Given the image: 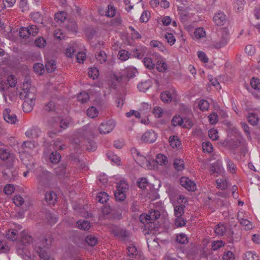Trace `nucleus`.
<instances>
[{"instance_id": "f257e3e1", "label": "nucleus", "mask_w": 260, "mask_h": 260, "mask_svg": "<svg viewBox=\"0 0 260 260\" xmlns=\"http://www.w3.org/2000/svg\"><path fill=\"white\" fill-rule=\"evenodd\" d=\"M52 239L48 237H41L36 240L33 241L32 237L25 232L21 233L20 240L19 244L27 246L30 244H32L35 251L38 254L39 257L44 260H48L49 255L46 252L48 246L52 243Z\"/></svg>"}, {"instance_id": "f03ea898", "label": "nucleus", "mask_w": 260, "mask_h": 260, "mask_svg": "<svg viewBox=\"0 0 260 260\" xmlns=\"http://www.w3.org/2000/svg\"><path fill=\"white\" fill-rule=\"evenodd\" d=\"M37 189L39 192H43L46 188L51 187L53 175L43 168L40 167L36 171Z\"/></svg>"}, {"instance_id": "7ed1b4c3", "label": "nucleus", "mask_w": 260, "mask_h": 260, "mask_svg": "<svg viewBox=\"0 0 260 260\" xmlns=\"http://www.w3.org/2000/svg\"><path fill=\"white\" fill-rule=\"evenodd\" d=\"M36 91V89L34 87H30V84L26 82L23 83V91L20 92V97L24 101L35 102Z\"/></svg>"}, {"instance_id": "20e7f679", "label": "nucleus", "mask_w": 260, "mask_h": 260, "mask_svg": "<svg viewBox=\"0 0 260 260\" xmlns=\"http://www.w3.org/2000/svg\"><path fill=\"white\" fill-rule=\"evenodd\" d=\"M229 39V34L228 31L223 29L221 31V35L218 39L213 41L210 45V47L213 49H220L224 47L228 43Z\"/></svg>"}, {"instance_id": "39448f33", "label": "nucleus", "mask_w": 260, "mask_h": 260, "mask_svg": "<svg viewBox=\"0 0 260 260\" xmlns=\"http://www.w3.org/2000/svg\"><path fill=\"white\" fill-rule=\"evenodd\" d=\"M160 216V212L155 209H151L149 211L148 214H141L140 216V221L144 224L145 223H153L156 219H158Z\"/></svg>"}, {"instance_id": "423d86ee", "label": "nucleus", "mask_w": 260, "mask_h": 260, "mask_svg": "<svg viewBox=\"0 0 260 260\" xmlns=\"http://www.w3.org/2000/svg\"><path fill=\"white\" fill-rule=\"evenodd\" d=\"M13 164L7 165V168L3 172V176L5 180L9 182H13L18 178L17 171L13 167Z\"/></svg>"}, {"instance_id": "0eeeda50", "label": "nucleus", "mask_w": 260, "mask_h": 260, "mask_svg": "<svg viewBox=\"0 0 260 260\" xmlns=\"http://www.w3.org/2000/svg\"><path fill=\"white\" fill-rule=\"evenodd\" d=\"M115 124L114 121L110 120L102 123L99 126V130L101 134H106L110 133L115 127Z\"/></svg>"}, {"instance_id": "6e6552de", "label": "nucleus", "mask_w": 260, "mask_h": 260, "mask_svg": "<svg viewBox=\"0 0 260 260\" xmlns=\"http://www.w3.org/2000/svg\"><path fill=\"white\" fill-rule=\"evenodd\" d=\"M157 134L153 131L146 132L141 137V140L146 143H153L157 139Z\"/></svg>"}, {"instance_id": "1a4fd4ad", "label": "nucleus", "mask_w": 260, "mask_h": 260, "mask_svg": "<svg viewBox=\"0 0 260 260\" xmlns=\"http://www.w3.org/2000/svg\"><path fill=\"white\" fill-rule=\"evenodd\" d=\"M180 183L182 186L186 188L188 191H194L196 189V184L188 178H181Z\"/></svg>"}, {"instance_id": "9d476101", "label": "nucleus", "mask_w": 260, "mask_h": 260, "mask_svg": "<svg viewBox=\"0 0 260 260\" xmlns=\"http://www.w3.org/2000/svg\"><path fill=\"white\" fill-rule=\"evenodd\" d=\"M24 245L18 244L17 248V252L23 259L25 260H29L30 259V255L28 248Z\"/></svg>"}, {"instance_id": "9b49d317", "label": "nucleus", "mask_w": 260, "mask_h": 260, "mask_svg": "<svg viewBox=\"0 0 260 260\" xmlns=\"http://www.w3.org/2000/svg\"><path fill=\"white\" fill-rule=\"evenodd\" d=\"M3 115L5 120L8 123L15 124L17 121L16 115L11 113L9 109H6L5 110Z\"/></svg>"}, {"instance_id": "f8f14e48", "label": "nucleus", "mask_w": 260, "mask_h": 260, "mask_svg": "<svg viewBox=\"0 0 260 260\" xmlns=\"http://www.w3.org/2000/svg\"><path fill=\"white\" fill-rule=\"evenodd\" d=\"M223 171V168L222 167V162L220 160H219L212 164L210 169V172L211 173H216L217 174L216 176L222 173Z\"/></svg>"}, {"instance_id": "ddd939ff", "label": "nucleus", "mask_w": 260, "mask_h": 260, "mask_svg": "<svg viewBox=\"0 0 260 260\" xmlns=\"http://www.w3.org/2000/svg\"><path fill=\"white\" fill-rule=\"evenodd\" d=\"M213 20L217 25H223L226 21V16L223 12L220 11L214 16Z\"/></svg>"}, {"instance_id": "4468645a", "label": "nucleus", "mask_w": 260, "mask_h": 260, "mask_svg": "<svg viewBox=\"0 0 260 260\" xmlns=\"http://www.w3.org/2000/svg\"><path fill=\"white\" fill-rule=\"evenodd\" d=\"M41 133V132L38 127L32 126L27 130L25 135L28 138L34 139L38 138Z\"/></svg>"}, {"instance_id": "2eb2a0df", "label": "nucleus", "mask_w": 260, "mask_h": 260, "mask_svg": "<svg viewBox=\"0 0 260 260\" xmlns=\"http://www.w3.org/2000/svg\"><path fill=\"white\" fill-rule=\"evenodd\" d=\"M0 158L3 160H6V165H10L11 163L13 164L14 161V158L10 155V154L5 149H1L0 150Z\"/></svg>"}, {"instance_id": "dca6fc26", "label": "nucleus", "mask_w": 260, "mask_h": 260, "mask_svg": "<svg viewBox=\"0 0 260 260\" xmlns=\"http://www.w3.org/2000/svg\"><path fill=\"white\" fill-rule=\"evenodd\" d=\"M246 117L249 123L253 126L257 125L260 121V118L258 115L254 113H249Z\"/></svg>"}, {"instance_id": "f3484780", "label": "nucleus", "mask_w": 260, "mask_h": 260, "mask_svg": "<svg viewBox=\"0 0 260 260\" xmlns=\"http://www.w3.org/2000/svg\"><path fill=\"white\" fill-rule=\"evenodd\" d=\"M57 195L53 191L47 192L45 194V200L46 202L49 204L54 205L56 201Z\"/></svg>"}, {"instance_id": "a211bd4d", "label": "nucleus", "mask_w": 260, "mask_h": 260, "mask_svg": "<svg viewBox=\"0 0 260 260\" xmlns=\"http://www.w3.org/2000/svg\"><path fill=\"white\" fill-rule=\"evenodd\" d=\"M128 184L124 180H120L117 183L116 190L118 191H122L126 194V191L128 189Z\"/></svg>"}, {"instance_id": "6ab92c4d", "label": "nucleus", "mask_w": 260, "mask_h": 260, "mask_svg": "<svg viewBox=\"0 0 260 260\" xmlns=\"http://www.w3.org/2000/svg\"><path fill=\"white\" fill-rule=\"evenodd\" d=\"M77 48V45L74 43H70L66 50V55L67 57H72L74 53L76 51V49Z\"/></svg>"}, {"instance_id": "aec40b11", "label": "nucleus", "mask_w": 260, "mask_h": 260, "mask_svg": "<svg viewBox=\"0 0 260 260\" xmlns=\"http://www.w3.org/2000/svg\"><path fill=\"white\" fill-rule=\"evenodd\" d=\"M151 86V82L149 80H146L144 82H141L139 84H138L137 87L140 91L145 92Z\"/></svg>"}, {"instance_id": "412c9836", "label": "nucleus", "mask_w": 260, "mask_h": 260, "mask_svg": "<svg viewBox=\"0 0 260 260\" xmlns=\"http://www.w3.org/2000/svg\"><path fill=\"white\" fill-rule=\"evenodd\" d=\"M137 73L138 71L136 68L132 67L127 68L125 71V76L128 79L134 78Z\"/></svg>"}, {"instance_id": "4be33fe9", "label": "nucleus", "mask_w": 260, "mask_h": 260, "mask_svg": "<svg viewBox=\"0 0 260 260\" xmlns=\"http://www.w3.org/2000/svg\"><path fill=\"white\" fill-rule=\"evenodd\" d=\"M78 227L83 230H88L90 228V223L89 221L85 220H80L77 222Z\"/></svg>"}, {"instance_id": "5701e85b", "label": "nucleus", "mask_w": 260, "mask_h": 260, "mask_svg": "<svg viewBox=\"0 0 260 260\" xmlns=\"http://www.w3.org/2000/svg\"><path fill=\"white\" fill-rule=\"evenodd\" d=\"M226 228L223 224H218L216 225L214 231L216 234L218 236H222L225 233Z\"/></svg>"}, {"instance_id": "b1692460", "label": "nucleus", "mask_w": 260, "mask_h": 260, "mask_svg": "<svg viewBox=\"0 0 260 260\" xmlns=\"http://www.w3.org/2000/svg\"><path fill=\"white\" fill-rule=\"evenodd\" d=\"M95 55L97 61L100 63H104L107 60V55L103 51L96 52Z\"/></svg>"}, {"instance_id": "393cba45", "label": "nucleus", "mask_w": 260, "mask_h": 260, "mask_svg": "<svg viewBox=\"0 0 260 260\" xmlns=\"http://www.w3.org/2000/svg\"><path fill=\"white\" fill-rule=\"evenodd\" d=\"M45 68L48 73L54 72L56 68L54 60L52 59L48 60L46 63Z\"/></svg>"}, {"instance_id": "a878e982", "label": "nucleus", "mask_w": 260, "mask_h": 260, "mask_svg": "<svg viewBox=\"0 0 260 260\" xmlns=\"http://www.w3.org/2000/svg\"><path fill=\"white\" fill-rule=\"evenodd\" d=\"M35 102H29L24 101L22 104L23 110L25 112H29L31 111L35 106Z\"/></svg>"}, {"instance_id": "bb28decb", "label": "nucleus", "mask_w": 260, "mask_h": 260, "mask_svg": "<svg viewBox=\"0 0 260 260\" xmlns=\"http://www.w3.org/2000/svg\"><path fill=\"white\" fill-rule=\"evenodd\" d=\"M160 98L164 103H168L172 101V95L169 91H165L161 93Z\"/></svg>"}, {"instance_id": "cd10ccee", "label": "nucleus", "mask_w": 260, "mask_h": 260, "mask_svg": "<svg viewBox=\"0 0 260 260\" xmlns=\"http://www.w3.org/2000/svg\"><path fill=\"white\" fill-rule=\"evenodd\" d=\"M108 197L109 196L107 193L105 192H101L96 196V200L98 202L104 204L107 202L109 199Z\"/></svg>"}, {"instance_id": "c85d7f7f", "label": "nucleus", "mask_w": 260, "mask_h": 260, "mask_svg": "<svg viewBox=\"0 0 260 260\" xmlns=\"http://www.w3.org/2000/svg\"><path fill=\"white\" fill-rule=\"evenodd\" d=\"M18 232L14 230H11L6 234L7 238L12 241L16 240L18 238Z\"/></svg>"}, {"instance_id": "c756f323", "label": "nucleus", "mask_w": 260, "mask_h": 260, "mask_svg": "<svg viewBox=\"0 0 260 260\" xmlns=\"http://www.w3.org/2000/svg\"><path fill=\"white\" fill-rule=\"evenodd\" d=\"M127 254L129 256L133 257L138 255V250L135 246L130 244L127 247Z\"/></svg>"}, {"instance_id": "7c9ffc66", "label": "nucleus", "mask_w": 260, "mask_h": 260, "mask_svg": "<svg viewBox=\"0 0 260 260\" xmlns=\"http://www.w3.org/2000/svg\"><path fill=\"white\" fill-rule=\"evenodd\" d=\"M185 206L183 204L174 207V214L176 217L182 216L184 213Z\"/></svg>"}, {"instance_id": "2f4dec72", "label": "nucleus", "mask_w": 260, "mask_h": 260, "mask_svg": "<svg viewBox=\"0 0 260 260\" xmlns=\"http://www.w3.org/2000/svg\"><path fill=\"white\" fill-rule=\"evenodd\" d=\"M150 45L151 46L154 47V48H157L158 50L164 52L166 50V48L164 45H162L161 43L158 41L156 40H153L151 41L150 43Z\"/></svg>"}, {"instance_id": "473e14b6", "label": "nucleus", "mask_w": 260, "mask_h": 260, "mask_svg": "<svg viewBox=\"0 0 260 260\" xmlns=\"http://www.w3.org/2000/svg\"><path fill=\"white\" fill-rule=\"evenodd\" d=\"M156 68L159 72H164L167 70L168 66L165 61L161 59L157 61Z\"/></svg>"}, {"instance_id": "72a5a7b5", "label": "nucleus", "mask_w": 260, "mask_h": 260, "mask_svg": "<svg viewBox=\"0 0 260 260\" xmlns=\"http://www.w3.org/2000/svg\"><path fill=\"white\" fill-rule=\"evenodd\" d=\"M170 145L173 148H177L180 145V142L177 136H172L169 138Z\"/></svg>"}, {"instance_id": "f704fd0d", "label": "nucleus", "mask_w": 260, "mask_h": 260, "mask_svg": "<svg viewBox=\"0 0 260 260\" xmlns=\"http://www.w3.org/2000/svg\"><path fill=\"white\" fill-rule=\"evenodd\" d=\"M174 168L178 171H182L184 169V161L181 159H176L174 161Z\"/></svg>"}, {"instance_id": "c9c22d12", "label": "nucleus", "mask_w": 260, "mask_h": 260, "mask_svg": "<svg viewBox=\"0 0 260 260\" xmlns=\"http://www.w3.org/2000/svg\"><path fill=\"white\" fill-rule=\"evenodd\" d=\"M61 158V156L57 151L52 152L50 155V159L51 162L57 164Z\"/></svg>"}, {"instance_id": "e433bc0d", "label": "nucleus", "mask_w": 260, "mask_h": 260, "mask_svg": "<svg viewBox=\"0 0 260 260\" xmlns=\"http://www.w3.org/2000/svg\"><path fill=\"white\" fill-rule=\"evenodd\" d=\"M198 107L200 110L202 111H207L209 107V103L205 100H201L199 101Z\"/></svg>"}, {"instance_id": "4c0bfd02", "label": "nucleus", "mask_w": 260, "mask_h": 260, "mask_svg": "<svg viewBox=\"0 0 260 260\" xmlns=\"http://www.w3.org/2000/svg\"><path fill=\"white\" fill-rule=\"evenodd\" d=\"M67 14L64 12H59L55 14L54 17L55 19L57 21L60 22H63L67 18Z\"/></svg>"}, {"instance_id": "58836bf2", "label": "nucleus", "mask_w": 260, "mask_h": 260, "mask_svg": "<svg viewBox=\"0 0 260 260\" xmlns=\"http://www.w3.org/2000/svg\"><path fill=\"white\" fill-rule=\"evenodd\" d=\"M99 111L94 107H91L87 110V115L88 117L93 118L98 116Z\"/></svg>"}, {"instance_id": "ea45409f", "label": "nucleus", "mask_w": 260, "mask_h": 260, "mask_svg": "<svg viewBox=\"0 0 260 260\" xmlns=\"http://www.w3.org/2000/svg\"><path fill=\"white\" fill-rule=\"evenodd\" d=\"M171 123L174 126L177 125L182 126V124L183 123V118L180 116L175 115L172 119Z\"/></svg>"}, {"instance_id": "a19ab883", "label": "nucleus", "mask_w": 260, "mask_h": 260, "mask_svg": "<svg viewBox=\"0 0 260 260\" xmlns=\"http://www.w3.org/2000/svg\"><path fill=\"white\" fill-rule=\"evenodd\" d=\"M85 241L88 245L91 246H94L98 242V239L92 235H88L85 238Z\"/></svg>"}, {"instance_id": "79ce46f5", "label": "nucleus", "mask_w": 260, "mask_h": 260, "mask_svg": "<svg viewBox=\"0 0 260 260\" xmlns=\"http://www.w3.org/2000/svg\"><path fill=\"white\" fill-rule=\"evenodd\" d=\"M88 75L92 79L98 78L99 75L98 69L95 67L90 68L88 71Z\"/></svg>"}, {"instance_id": "37998d69", "label": "nucleus", "mask_w": 260, "mask_h": 260, "mask_svg": "<svg viewBox=\"0 0 260 260\" xmlns=\"http://www.w3.org/2000/svg\"><path fill=\"white\" fill-rule=\"evenodd\" d=\"M251 87L255 90L260 89V79L257 78H252L250 81Z\"/></svg>"}, {"instance_id": "c03bdc74", "label": "nucleus", "mask_w": 260, "mask_h": 260, "mask_svg": "<svg viewBox=\"0 0 260 260\" xmlns=\"http://www.w3.org/2000/svg\"><path fill=\"white\" fill-rule=\"evenodd\" d=\"M89 99V96L86 92H82L78 95V100L82 103H86Z\"/></svg>"}, {"instance_id": "a18cd8bd", "label": "nucleus", "mask_w": 260, "mask_h": 260, "mask_svg": "<svg viewBox=\"0 0 260 260\" xmlns=\"http://www.w3.org/2000/svg\"><path fill=\"white\" fill-rule=\"evenodd\" d=\"M167 157L161 154H158L156 157V162L160 165H165L167 162Z\"/></svg>"}, {"instance_id": "49530a36", "label": "nucleus", "mask_w": 260, "mask_h": 260, "mask_svg": "<svg viewBox=\"0 0 260 260\" xmlns=\"http://www.w3.org/2000/svg\"><path fill=\"white\" fill-rule=\"evenodd\" d=\"M143 62L145 66L149 69H152L155 67V63L150 57H145L143 60Z\"/></svg>"}, {"instance_id": "de8ad7c7", "label": "nucleus", "mask_w": 260, "mask_h": 260, "mask_svg": "<svg viewBox=\"0 0 260 260\" xmlns=\"http://www.w3.org/2000/svg\"><path fill=\"white\" fill-rule=\"evenodd\" d=\"M240 223L243 226H245V228L246 230H250L252 228V224L251 222L247 219L241 218L239 219Z\"/></svg>"}, {"instance_id": "09e8293b", "label": "nucleus", "mask_w": 260, "mask_h": 260, "mask_svg": "<svg viewBox=\"0 0 260 260\" xmlns=\"http://www.w3.org/2000/svg\"><path fill=\"white\" fill-rule=\"evenodd\" d=\"M33 68L34 71L39 75H42L44 73V68L42 63H36L34 65Z\"/></svg>"}, {"instance_id": "8fccbe9b", "label": "nucleus", "mask_w": 260, "mask_h": 260, "mask_svg": "<svg viewBox=\"0 0 260 260\" xmlns=\"http://www.w3.org/2000/svg\"><path fill=\"white\" fill-rule=\"evenodd\" d=\"M217 187L221 190L225 189L228 187V182L226 179H217L216 180Z\"/></svg>"}, {"instance_id": "3c124183", "label": "nucleus", "mask_w": 260, "mask_h": 260, "mask_svg": "<svg viewBox=\"0 0 260 260\" xmlns=\"http://www.w3.org/2000/svg\"><path fill=\"white\" fill-rule=\"evenodd\" d=\"M202 147L204 152L211 153L212 152L213 147L211 143L209 142H204L202 144Z\"/></svg>"}, {"instance_id": "603ef678", "label": "nucleus", "mask_w": 260, "mask_h": 260, "mask_svg": "<svg viewBox=\"0 0 260 260\" xmlns=\"http://www.w3.org/2000/svg\"><path fill=\"white\" fill-rule=\"evenodd\" d=\"M114 196L116 201H118L120 202L123 201L126 198V194L123 193L122 191H118V190H116L114 192Z\"/></svg>"}, {"instance_id": "864d4df0", "label": "nucleus", "mask_w": 260, "mask_h": 260, "mask_svg": "<svg viewBox=\"0 0 260 260\" xmlns=\"http://www.w3.org/2000/svg\"><path fill=\"white\" fill-rule=\"evenodd\" d=\"M116 10L113 5L108 6V10L106 12V15L109 17H113L115 15Z\"/></svg>"}, {"instance_id": "5fc2aeb1", "label": "nucleus", "mask_w": 260, "mask_h": 260, "mask_svg": "<svg viewBox=\"0 0 260 260\" xmlns=\"http://www.w3.org/2000/svg\"><path fill=\"white\" fill-rule=\"evenodd\" d=\"M176 241L180 244H185L188 242L187 238L185 234H180L176 236Z\"/></svg>"}, {"instance_id": "6e6d98bb", "label": "nucleus", "mask_w": 260, "mask_h": 260, "mask_svg": "<svg viewBox=\"0 0 260 260\" xmlns=\"http://www.w3.org/2000/svg\"><path fill=\"white\" fill-rule=\"evenodd\" d=\"M205 31L203 28H198L196 29L194 35L197 39H200L205 36Z\"/></svg>"}, {"instance_id": "4d7b16f0", "label": "nucleus", "mask_w": 260, "mask_h": 260, "mask_svg": "<svg viewBox=\"0 0 260 260\" xmlns=\"http://www.w3.org/2000/svg\"><path fill=\"white\" fill-rule=\"evenodd\" d=\"M225 161L227 164L228 170L230 171L232 174L234 173L235 172L236 169V166L235 164L232 161H231V159L228 158L225 159Z\"/></svg>"}, {"instance_id": "13d9d810", "label": "nucleus", "mask_w": 260, "mask_h": 260, "mask_svg": "<svg viewBox=\"0 0 260 260\" xmlns=\"http://www.w3.org/2000/svg\"><path fill=\"white\" fill-rule=\"evenodd\" d=\"M7 83L11 87H14L17 83L16 77L13 75L9 76L7 78Z\"/></svg>"}, {"instance_id": "bf43d9fd", "label": "nucleus", "mask_w": 260, "mask_h": 260, "mask_svg": "<svg viewBox=\"0 0 260 260\" xmlns=\"http://www.w3.org/2000/svg\"><path fill=\"white\" fill-rule=\"evenodd\" d=\"M242 138H236V139H233L230 142V145L233 148H237L239 147L242 142Z\"/></svg>"}, {"instance_id": "052dcab7", "label": "nucleus", "mask_w": 260, "mask_h": 260, "mask_svg": "<svg viewBox=\"0 0 260 260\" xmlns=\"http://www.w3.org/2000/svg\"><path fill=\"white\" fill-rule=\"evenodd\" d=\"M19 35L21 38L26 39L30 35L27 27H22L19 31Z\"/></svg>"}, {"instance_id": "680f3d73", "label": "nucleus", "mask_w": 260, "mask_h": 260, "mask_svg": "<svg viewBox=\"0 0 260 260\" xmlns=\"http://www.w3.org/2000/svg\"><path fill=\"white\" fill-rule=\"evenodd\" d=\"M224 246L222 241H213L211 244V248L213 250H216Z\"/></svg>"}, {"instance_id": "e2e57ef3", "label": "nucleus", "mask_w": 260, "mask_h": 260, "mask_svg": "<svg viewBox=\"0 0 260 260\" xmlns=\"http://www.w3.org/2000/svg\"><path fill=\"white\" fill-rule=\"evenodd\" d=\"M209 138L213 140H216L218 138V131L215 129H211L208 132Z\"/></svg>"}, {"instance_id": "0e129e2a", "label": "nucleus", "mask_w": 260, "mask_h": 260, "mask_svg": "<svg viewBox=\"0 0 260 260\" xmlns=\"http://www.w3.org/2000/svg\"><path fill=\"white\" fill-rule=\"evenodd\" d=\"M35 44L38 47H44L46 44V41L43 38L39 37L36 39Z\"/></svg>"}, {"instance_id": "69168bd1", "label": "nucleus", "mask_w": 260, "mask_h": 260, "mask_svg": "<svg viewBox=\"0 0 260 260\" xmlns=\"http://www.w3.org/2000/svg\"><path fill=\"white\" fill-rule=\"evenodd\" d=\"M129 53L124 50H120L118 53L119 59L123 61L127 60L129 58Z\"/></svg>"}, {"instance_id": "338daca9", "label": "nucleus", "mask_w": 260, "mask_h": 260, "mask_svg": "<svg viewBox=\"0 0 260 260\" xmlns=\"http://www.w3.org/2000/svg\"><path fill=\"white\" fill-rule=\"evenodd\" d=\"M222 258L223 260H234L235 256L232 251H228L223 253Z\"/></svg>"}, {"instance_id": "774afa93", "label": "nucleus", "mask_w": 260, "mask_h": 260, "mask_svg": "<svg viewBox=\"0 0 260 260\" xmlns=\"http://www.w3.org/2000/svg\"><path fill=\"white\" fill-rule=\"evenodd\" d=\"M255 257L256 255L253 252L248 251L244 254L243 258L244 260H254Z\"/></svg>"}]
</instances>
